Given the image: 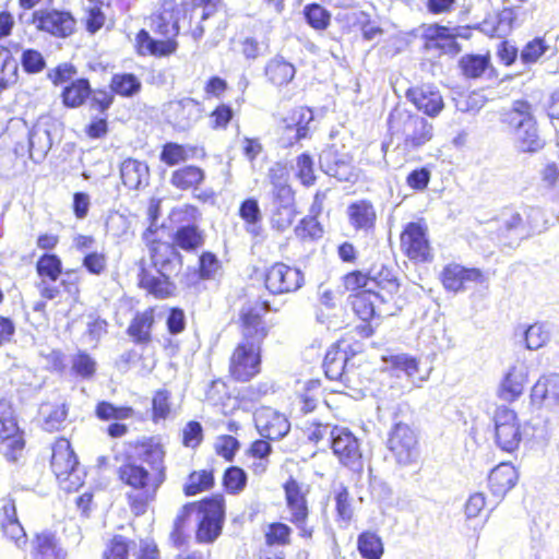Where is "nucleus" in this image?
<instances>
[{
	"mask_svg": "<svg viewBox=\"0 0 559 559\" xmlns=\"http://www.w3.org/2000/svg\"><path fill=\"white\" fill-rule=\"evenodd\" d=\"M269 309V302L261 300L249 301L241 308L242 341L229 361L230 376L237 381H249L261 370V343L267 334L262 316Z\"/></svg>",
	"mask_w": 559,
	"mask_h": 559,
	"instance_id": "nucleus-1",
	"label": "nucleus"
},
{
	"mask_svg": "<svg viewBox=\"0 0 559 559\" xmlns=\"http://www.w3.org/2000/svg\"><path fill=\"white\" fill-rule=\"evenodd\" d=\"M150 252L158 275L143 272L140 277V285L157 298H167L175 289L169 276L178 271L180 257L170 243L163 241H152Z\"/></svg>",
	"mask_w": 559,
	"mask_h": 559,
	"instance_id": "nucleus-2",
	"label": "nucleus"
},
{
	"mask_svg": "<svg viewBox=\"0 0 559 559\" xmlns=\"http://www.w3.org/2000/svg\"><path fill=\"white\" fill-rule=\"evenodd\" d=\"M269 180L272 186L271 195V225L278 231L288 229L296 215L295 192L288 183V174L280 165L269 170Z\"/></svg>",
	"mask_w": 559,
	"mask_h": 559,
	"instance_id": "nucleus-3",
	"label": "nucleus"
},
{
	"mask_svg": "<svg viewBox=\"0 0 559 559\" xmlns=\"http://www.w3.org/2000/svg\"><path fill=\"white\" fill-rule=\"evenodd\" d=\"M152 28L160 34L165 39L158 40L150 36L145 29H141L135 38L136 51L141 56L163 57L173 53L177 48L174 40L179 33V23L171 9H164L160 13L153 16Z\"/></svg>",
	"mask_w": 559,
	"mask_h": 559,
	"instance_id": "nucleus-4",
	"label": "nucleus"
},
{
	"mask_svg": "<svg viewBox=\"0 0 559 559\" xmlns=\"http://www.w3.org/2000/svg\"><path fill=\"white\" fill-rule=\"evenodd\" d=\"M119 478L122 483L132 488L128 493V500L132 511L136 514H143L146 511L162 486V477L153 476L143 466L135 463H126L119 467Z\"/></svg>",
	"mask_w": 559,
	"mask_h": 559,
	"instance_id": "nucleus-5",
	"label": "nucleus"
},
{
	"mask_svg": "<svg viewBox=\"0 0 559 559\" xmlns=\"http://www.w3.org/2000/svg\"><path fill=\"white\" fill-rule=\"evenodd\" d=\"M388 124L392 136L403 135L404 147L408 151L421 147L433 136V127L430 122L402 108L391 111Z\"/></svg>",
	"mask_w": 559,
	"mask_h": 559,
	"instance_id": "nucleus-6",
	"label": "nucleus"
},
{
	"mask_svg": "<svg viewBox=\"0 0 559 559\" xmlns=\"http://www.w3.org/2000/svg\"><path fill=\"white\" fill-rule=\"evenodd\" d=\"M506 120L514 129L515 141L521 151L536 152L542 148L543 142L532 116V107L527 102H514Z\"/></svg>",
	"mask_w": 559,
	"mask_h": 559,
	"instance_id": "nucleus-7",
	"label": "nucleus"
},
{
	"mask_svg": "<svg viewBox=\"0 0 559 559\" xmlns=\"http://www.w3.org/2000/svg\"><path fill=\"white\" fill-rule=\"evenodd\" d=\"M51 468L64 490H78L82 486L79 462L67 439H59L52 445Z\"/></svg>",
	"mask_w": 559,
	"mask_h": 559,
	"instance_id": "nucleus-8",
	"label": "nucleus"
},
{
	"mask_svg": "<svg viewBox=\"0 0 559 559\" xmlns=\"http://www.w3.org/2000/svg\"><path fill=\"white\" fill-rule=\"evenodd\" d=\"M25 448L23 431L19 428L12 404L0 400V453L9 462H17Z\"/></svg>",
	"mask_w": 559,
	"mask_h": 559,
	"instance_id": "nucleus-9",
	"label": "nucleus"
},
{
	"mask_svg": "<svg viewBox=\"0 0 559 559\" xmlns=\"http://www.w3.org/2000/svg\"><path fill=\"white\" fill-rule=\"evenodd\" d=\"M285 499L289 512L288 520L299 530V535L304 538H311L313 530L307 525L309 515L307 496L309 486L297 481L290 477L284 484Z\"/></svg>",
	"mask_w": 559,
	"mask_h": 559,
	"instance_id": "nucleus-10",
	"label": "nucleus"
},
{
	"mask_svg": "<svg viewBox=\"0 0 559 559\" xmlns=\"http://www.w3.org/2000/svg\"><path fill=\"white\" fill-rule=\"evenodd\" d=\"M495 442L504 452L512 453L522 441L521 425L514 411L498 407L493 415Z\"/></svg>",
	"mask_w": 559,
	"mask_h": 559,
	"instance_id": "nucleus-11",
	"label": "nucleus"
},
{
	"mask_svg": "<svg viewBox=\"0 0 559 559\" xmlns=\"http://www.w3.org/2000/svg\"><path fill=\"white\" fill-rule=\"evenodd\" d=\"M197 510L199 514L197 539L200 543L214 542L219 536L224 522L223 498L203 500Z\"/></svg>",
	"mask_w": 559,
	"mask_h": 559,
	"instance_id": "nucleus-12",
	"label": "nucleus"
},
{
	"mask_svg": "<svg viewBox=\"0 0 559 559\" xmlns=\"http://www.w3.org/2000/svg\"><path fill=\"white\" fill-rule=\"evenodd\" d=\"M389 450L400 465H411L419 456L418 440L414 430L406 424L397 423L388 440Z\"/></svg>",
	"mask_w": 559,
	"mask_h": 559,
	"instance_id": "nucleus-13",
	"label": "nucleus"
},
{
	"mask_svg": "<svg viewBox=\"0 0 559 559\" xmlns=\"http://www.w3.org/2000/svg\"><path fill=\"white\" fill-rule=\"evenodd\" d=\"M331 447L340 462L359 472L362 468V456L358 439L344 427L334 426L331 430Z\"/></svg>",
	"mask_w": 559,
	"mask_h": 559,
	"instance_id": "nucleus-14",
	"label": "nucleus"
},
{
	"mask_svg": "<svg viewBox=\"0 0 559 559\" xmlns=\"http://www.w3.org/2000/svg\"><path fill=\"white\" fill-rule=\"evenodd\" d=\"M401 248L413 261L428 262L432 259L427 228L421 223L412 222L405 226L401 234Z\"/></svg>",
	"mask_w": 559,
	"mask_h": 559,
	"instance_id": "nucleus-15",
	"label": "nucleus"
},
{
	"mask_svg": "<svg viewBox=\"0 0 559 559\" xmlns=\"http://www.w3.org/2000/svg\"><path fill=\"white\" fill-rule=\"evenodd\" d=\"M265 287L274 295L289 294L298 290L304 284L300 270L285 263H275L265 273Z\"/></svg>",
	"mask_w": 559,
	"mask_h": 559,
	"instance_id": "nucleus-16",
	"label": "nucleus"
},
{
	"mask_svg": "<svg viewBox=\"0 0 559 559\" xmlns=\"http://www.w3.org/2000/svg\"><path fill=\"white\" fill-rule=\"evenodd\" d=\"M319 162L323 173L340 181H350L355 177L353 157L347 152L340 151L335 145L323 150Z\"/></svg>",
	"mask_w": 559,
	"mask_h": 559,
	"instance_id": "nucleus-17",
	"label": "nucleus"
},
{
	"mask_svg": "<svg viewBox=\"0 0 559 559\" xmlns=\"http://www.w3.org/2000/svg\"><path fill=\"white\" fill-rule=\"evenodd\" d=\"M32 23L37 29L53 36L67 37L72 34L75 20L68 12L57 10H36L32 14Z\"/></svg>",
	"mask_w": 559,
	"mask_h": 559,
	"instance_id": "nucleus-18",
	"label": "nucleus"
},
{
	"mask_svg": "<svg viewBox=\"0 0 559 559\" xmlns=\"http://www.w3.org/2000/svg\"><path fill=\"white\" fill-rule=\"evenodd\" d=\"M253 418L255 428L263 438L280 440L289 432L288 419L271 407L258 408Z\"/></svg>",
	"mask_w": 559,
	"mask_h": 559,
	"instance_id": "nucleus-19",
	"label": "nucleus"
},
{
	"mask_svg": "<svg viewBox=\"0 0 559 559\" xmlns=\"http://www.w3.org/2000/svg\"><path fill=\"white\" fill-rule=\"evenodd\" d=\"M441 282L448 292L459 293L465 290L468 283L483 282V273L478 269H467L450 263L441 272Z\"/></svg>",
	"mask_w": 559,
	"mask_h": 559,
	"instance_id": "nucleus-20",
	"label": "nucleus"
},
{
	"mask_svg": "<svg viewBox=\"0 0 559 559\" xmlns=\"http://www.w3.org/2000/svg\"><path fill=\"white\" fill-rule=\"evenodd\" d=\"M391 370L397 377H405L411 389L419 388L429 378V372H421L419 361L406 354L391 356L388 359Z\"/></svg>",
	"mask_w": 559,
	"mask_h": 559,
	"instance_id": "nucleus-21",
	"label": "nucleus"
},
{
	"mask_svg": "<svg viewBox=\"0 0 559 559\" xmlns=\"http://www.w3.org/2000/svg\"><path fill=\"white\" fill-rule=\"evenodd\" d=\"M533 404L554 407L559 404V374L548 373L542 376L531 391Z\"/></svg>",
	"mask_w": 559,
	"mask_h": 559,
	"instance_id": "nucleus-22",
	"label": "nucleus"
},
{
	"mask_svg": "<svg viewBox=\"0 0 559 559\" xmlns=\"http://www.w3.org/2000/svg\"><path fill=\"white\" fill-rule=\"evenodd\" d=\"M527 377L528 373L526 367H511L499 385V399L509 403L516 401L523 394Z\"/></svg>",
	"mask_w": 559,
	"mask_h": 559,
	"instance_id": "nucleus-23",
	"label": "nucleus"
},
{
	"mask_svg": "<svg viewBox=\"0 0 559 559\" xmlns=\"http://www.w3.org/2000/svg\"><path fill=\"white\" fill-rule=\"evenodd\" d=\"M349 355L341 344H333L326 352L323 360L325 376L331 380L348 381Z\"/></svg>",
	"mask_w": 559,
	"mask_h": 559,
	"instance_id": "nucleus-24",
	"label": "nucleus"
},
{
	"mask_svg": "<svg viewBox=\"0 0 559 559\" xmlns=\"http://www.w3.org/2000/svg\"><path fill=\"white\" fill-rule=\"evenodd\" d=\"M52 146L50 127L48 121L39 120L28 132L29 157L35 162H41Z\"/></svg>",
	"mask_w": 559,
	"mask_h": 559,
	"instance_id": "nucleus-25",
	"label": "nucleus"
},
{
	"mask_svg": "<svg viewBox=\"0 0 559 559\" xmlns=\"http://www.w3.org/2000/svg\"><path fill=\"white\" fill-rule=\"evenodd\" d=\"M386 301V296L380 292L362 289L352 301L353 310L362 320L369 321L380 314V305Z\"/></svg>",
	"mask_w": 559,
	"mask_h": 559,
	"instance_id": "nucleus-26",
	"label": "nucleus"
},
{
	"mask_svg": "<svg viewBox=\"0 0 559 559\" xmlns=\"http://www.w3.org/2000/svg\"><path fill=\"white\" fill-rule=\"evenodd\" d=\"M167 111L168 116L181 129L189 128L201 116L200 104L190 97L170 102Z\"/></svg>",
	"mask_w": 559,
	"mask_h": 559,
	"instance_id": "nucleus-27",
	"label": "nucleus"
},
{
	"mask_svg": "<svg viewBox=\"0 0 559 559\" xmlns=\"http://www.w3.org/2000/svg\"><path fill=\"white\" fill-rule=\"evenodd\" d=\"M346 213L348 222L355 230L368 233L373 229L377 213L371 202L366 200L353 202L347 206Z\"/></svg>",
	"mask_w": 559,
	"mask_h": 559,
	"instance_id": "nucleus-28",
	"label": "nucleus"
},
{
	"mask_svg": "<svg viewBox=\"0 0 559 559\" xmlns=\"http://www.w3.org/2000/svg\"><path fill=\"white\" fill-rule=\"evenodd\" d=\"M120 177L127 188L139 190L148 185L150 169L144 162L127 158L121 163Z\"/></svg>",
	"mask_w": 559,
	"mask_h": 559,
	"instance_id": "nucleus-29",
	"label": "nucleus"
},
{
	"mask_svg": "<svg viewBox=\"0 0 559 559\" xmlns=\"http://www.w3.org/2000/svg\"><path fill=\"white\" fill-rule=\"evenodd\" d=\"M407 96L418 110L430 117H436L443 108L442 96L431 87L409 90Z\"/></svg>",
	"mask_w": 559,
	"mask_h": 559,
	"instance_id": "nucleus-30",
	"label": "nucleus"
},
{
	"mask_svg": "<svg viewBox=\"0 0 559 559\" xmlns=\"http://www.w3.org/2000/svg\"><path fill=\"white\" fill-rule=\"evenodd\" d=\"M31 546L32 559H66L67 557L56 537L48 532L36 534Z\"/></svg>",
	"mask_w": 559,
	"mask_h": 559,
	"instance_id": "nucleus-31",
	"label": "nucleus"
},
{
	"mask_svg": "<svg viewBox=\"0 0 559 559\" xmlns=\"http://www.w3.org/2000/svg\"><path fill=\"white\" fill-rule=\"evenodd\" d=\"M518 472L512 464L502 463L489 475V487L493 495L504 496L518 481Z\"/></svg>",
	"mask_w": 559,
	"mask_h": 559,
	"instance_id": "nucleus-32",
	"label": "nucleus"
},
{
	"mask_svg": "<svg viewBox=\"0 0 559 559\" xmlns=\"http://www.w3.org/2000/svg\"><path fill=\"white\" fill-rule=\"evenodd\" d=\"M264 74L271 84L284 86L294 79L296 69L295 66L284 57L275 56L265 64Z\"/></svg>",
	"mask_w": 559,
	"mask_h": 559,
	"instance_id": "nucleus-33",
	"label": "nucleus"
},
{
	"mask_svg": "<svg viewBox=\"0 0 559 559\" xmlns=\"http://www.w3.org/2000/svg\"><path fill=\"white\" fill-rule=\"evenodd\" d=\"M204 245V234L195 225L179 227L173 237L174 249L180 248L185 251H195ZM177 252V250H175Z\"/></svg>",
	"mask_w": 559,
	"mask_h": 559,
	"instance_id": "nucleus-34",
	"label": "nucleus"
},
{
	"mask_svg": "<svg viewBox=\"0 0 559 559\" xmlns=\"http://www.w3.org/2000/svg\"><path fill=\"white\" fill-rule=\"evenodd\" d=\"M221 0H190L191 15L190 21L198 20L197 25L191 29L192 37L199 40L204 34L202 23L211 17L215 12Z\"/></svg>",
	"mask_w": 559,
	"mask_h": 559,
	"instance_id": "nucleus-35",
	"label": "nucleus"
},
{
	"mask_svg": "<svg viewBox=\"0 0 559 559\" xmlns=\"http://www.w3.org/2000/svg\"><path fill=\"white\" fill-rule=\"evenodd\" d=\"M153 323V309H146L143 312H138L128 328V334L135 343L146 344L151 341V330Z\"/></svg>",
	"mask_w": 559,
	"mask_h": 559,
	"instance_id": "nucleus-36",
	"label": "nucleus"
},
{
	"mask_svg": "<svg viewBox=\"0 0 559 559\" xmlns=\"http://www.w3.org/2000/svg\"><path fill=\"white\" fill-rule=\"evenodd\" d=\"M205 179L204 170L198 166L189 165L171 174L170 183L180 190L197 189Z\"/></svg>",
	"mask_w": 559,
	"mask_h": 559,
	"instance_id": "nucleus-37",
	"label": "nucleus"
},
{
	"mask_svg": "<svg viewBox=\"0 0 559 559\" xmlns=\"http://www.w3.org/2000/svg\"><path fill=\"white\" fill-rule=\"evenodd\" d=\"M313 120V114L309 108L298 107L289 114L288 117L283 119V124L286 130H294L295 140L307 138L309 132V124Z\"/></svg>",
	"mask_w": 559,
	"mask_h": 559,
	"instance_id": "nucleus-38",
	"label": "nucleus"
},
{
	"mask_svg": "<svg viewBox=\"0 0 559 559\" xmlns=\"http://www.w3.org/2000/svg\"><path fill=\"white\" fill-rule=\"evenodd\" d=\"M92 88L86 79L72 81L62 91V102L66 107L78 108L91 96Z\"/></svg>",
	"mask_w": 559,
	"mask_h": 559,
	"instance_id": "nucleus-39",
	"label": "nucleus"
},
{
	"mask_svg": "<svg viewBox=\"0 0 559 559\" xmlns=\"http://www.w3.org/2000/svg\"><path fill=\"white\" fill-rule=\"evenodd\" d=\"M39 416L46 431H56L62 427L68 416V408L64 404L44 403L39 407Z\"/></svg>",
	"mask_w": 559,
	"mask_h": 559,
	"instance_id": "nucleus-40",
	"label": "nucleus"
},
{
	"mask_svg": "<svg viewBox=\"0 0 559 559\" xmlns=\"http://www.w3.org/2000/svg\"><path fill=\"white\" fill-rule=\"evenodd\" d=\"M371 290L392 297L399 290V283L392 270L381 266L370 271Z\"/></svg>",
	"mask_w": 559,
	"mask_h": 559,
	"instance_id": "nucleus-41",
	"label": "nucleus"
},
{
	"mask_svg": "<svg viewBox=\"0 0 559 559\" xmlns=\"http://www.w3.org/2000/svg\"><path fill=\"white\" fill-rule=\"evenodd\" d=\"M357 549L364 559H381L384 546L381 537L373 532H362L357 538Z\"/></svg>",
	"mask_w": 559,
	"mask_h": 559,
	"instance_id": "nucleus-42",
	"label": "nucleus"
},
{
	"mask_svg": "<svg viewBox=\"0 0 559 559\" xmlns=\"http://www.w3.org/2000/svg\"><path fill=\"white\" fill-rule=\"evenodd\" d=\"M142 83L132 73L114 74L110 81V90L122 97H132L140 93Z\"/></svg>",
	"mask_w": 559,
	"mask_h": 559,
	"instance_id": "nucleus-43",
	"label": "nucleus"
},
{
	"mask_svg": "<svg viewBox=\"0 0 559 559\" xmlns=\"http://www.w3.org/2000/svg\"><path fill=\"white\" fill-rule=\"evenodd\" d=\"M164 457L165 451L160 444L148 443L143 447L142 461L151 466L150 473L153 476L159 475L162 477V483L166 479Z\"/></svg>",
	"mask_w": 559,
	"mask_h": 559,
	"instance_id": "nucleus-44",
	"label": "nucleus"
},
{
	"mask_svg": "<svg viewBox=\"0 0 559 559\" xmlns=\"http://www.w3.org/2000/svg\"><path fill=\"white\" fill-rule=\"evenodd\" d=\"M501 228L507 238H512L515 241L528 237L523 217L518 212L509 211L504 213Z\"/></svg>",
	"mask_w": 559,
	"mask_h": 559,
	"instance_id": "nucleus-45",
	"label": "nucleus"
},
{
	"mask_svg": "<svg viewBox=\"0 0 559 559\" xmlns=\"http://www.w3.org/2000/svg\"><path fill=\"white\" fill-rule=\"evenodd\" d=\"M192 147L183 146L175 142L164 144L159 158L168 166H175L189 159Z\"/></svg>",
	"mask_w": 559,
	"mask_h": 559,
	"instance_id": "nucleus-46",
	"label": "nucleus"
},
{
	"mask_svg": "<svg viewBox=\"0 0 559 559\" xmlns=\"http://www.w3.org/2000/svg\"><path fill=\"white\" fill-rule=\"evenodd\" d=\"M294 170L295 176L299 179L301 185L306 187L314 185L317 179L314 175V162L309 154L302 153L296 157Z\"/></svg>",
	"mask_w": 559,
	"mask_h": 559,
	"instance_id": "nucleus-47",
	"label": "nucleus"
},
{
	"mask_svg": "<svg viewBox=\"0 0 559 559\" xmlns=\"http://www.w3.org/2000/svg\"><path fill=\"white\" fill-rule=\"evenodd\" d=\"M525 344L531 350L543 347L550 338V330L545 323H534L525 332Z\"/></svg>",
	"mask_w": 559,
	"mask_h": 559,
	"instance_id": "nucleus-48",
	"label": "nucleus"
},
{
	"mask_svg": "<svg viewBox=\"0 0 559 559\" xmlns=\"http://www.w3.org/2000/svg\"><path fill=\"white\" fill-rule=\"evenodd\" d=\"M36 270L41 278L56 282L61 274V261L55 254H44L36 264Z\"/></svg>",
	"mask_w": 559,
	"mask_h": 559,
	"instance_id": "nucleus-49",
	"label": "nucleus"
},
{
	"mask_svg": "<svg viewBox=\"0 0 559 559\" xmlns=\"http://www.w3.org/2000/svg\"><path fill=\"white\" fill-rule=\"evenodd\" d=\"M213 483L214 477L211 472H193L190 474L183 490L187 496H194L203 490L211 488Z\"/></svg>",
	"mask_w": 559,
	"mask_h": 559,
	"instance_id": "nucleus-50",
	"label": "nucleus"
},
{
	"mask_svg": "<svg viewBox=\"0 0 559 559\" xmlns=\"http://www.w3.org/2000/svg\"><path fill=\"white\" fill-rule=\"evenodd\" d=\"M96 416L102 420H120L133 416V409L126 406H115L109 402H99L96 406Z\"/></svg>",
	"mask_w": 559,
	"mask_h": 559,
	"instance_id": "nucleus-51",
	"label": "nucleus"
},
{
	"mask_svg": "<svg viewBox=\"0 0 559 559\" xmlns=\"http://www.w3.org/2000/svg\"><path fill=\"white\" fill-rule=\"evenodd\" d=\"M170 392L162 389L155 392L152 401L153 420L157 423L160 419H166L171 414Z\"/></svg>",
	"mask_w": 559,
	"mask_h": 559,
	"instance_id": "nucleus-52",
	"label": "nucleus"
},
{
	"mask_svg": "<svg viewBox=\"0 0 559 559\" xmlns=\"http://www.w3.org/2000/svg\"><path fill=\"white\" fill-rule=\"evenodd\" d=\"M72 371L75 376L90 379L96 371V361L86 353L80 352L72 357Z\"/></svg>",
	"mask_w": 559,
	"mask_h": 559,
	"instance_id": "nucleus-53",
	"label": "nucleus"
},
{
	"mask_svg": "<svg viewBox=\"0 0 559 559\" xmlns=\"http://www.w3.org/2000/svg\"><path fill=\"white\" fill-rule=\"evenodd\" d=\"M247 484V474L237 466H231L224 474V486L230 493H238L243 490Z\"/></svg>",
	"mask_w": 559,
	"mask_h": 559,
	"instance_id": "nucleus-54",
	"label": "nucleus"
},
{
	"mask_svg": "<svg viewBox=\"0 0 559 559\" xmlns=\"http://www.w3.org/2000/svg\"><path fill=\"white\" fill-rule=\"evenodd\" d=\"M460 66L466 76L478 78L488 67V58L476 55L465 56L461 59Z\"/></svg>",
	"mask_w": 559,
	"mask_h": 559,
	"instance_id": "nucleus-55",
	"label": "nucleus"
},
{
	"mask_svg": "<svg viewBox=\"0 0 559 559\" xmlns=\"http://www.w3.org/2000/svg\"><path fill=\"white\" fill-rule=\"evenodd\" d=\"M292 528L284 523H272L265 532V540L270 546H283L289 543Z\"/></svg>",
	"mask_w": 559,
	"mask_h": 559,
	"instance_id": "nucleus-56",
	"label": "nucleus"
},
{
	"mask_svg": "<svg viewBox=\"0 0 559 559\" xmlns=\"http://www.w3.org/2000/svg\"><path fill=\"white\" fill-rule=\"evenodd\" d=\"M21 64L25 72L35 74L45 69L46 60L38 50L25 49L21 55Z\"/></svg>",
	"mask_w": 559,
	"mask_h": 559,
	"instance_id": "nucleus-57",
	"label": "nucleus"
},
{
	"mask_svg": "<svg viewBox=\"0 0 559 559\" xmlns=\"http://www.w3.org/2000/svg\"><path fill=\"white\" fill-rule=\"evenodd\" d=\"M295 234L302 240L317 239L322 235V228L314 216L305 217L295 228Z\"/></svg>",
	"mask_w": 559,
	"mask_h": 559,
	"instance_id": "nucleus-58",
	"label": "nucleus"
},
{
	"mask_svg": "<svg viewBox=\"0 0 559 559\" xmlns=\"http://www.w3.org/2000/svg\"><path fill=\"white\" fill-rule=\"evenodd\" d=\"M17 64L8 53L0 56V91L16 80Z\"/></svg>",
	"mask_w": 559,
	"mask_h": 559,
	"instance_id": "nucleus-59",
	"label": "nucleus"
},
{
	"mask_svg": "<svg viewBox=\"0 0 559 559\" xmlns=\"http://www.w3.org/2000/svg\"><path fill=\"white\" fill-rule=\"evenodd\" d=\"M305 17L313 28L323 29L329 24L330 15L321 5L310 4L305 8Z\"/></svg>",
	"mask_w": 559,
	"mask_h": 559,
	"instance_id": "nucleus-60",
	"label": "nucleus"
},
{
	"mask_svg": "<svg viewBox=\"0 0 559 559\" xmlns=\"http://www.w3.org/2000/svg\"><path fill=\"white\" fill-rule=\"evenodd\" d=\"M239 214L241 218L252 227L249 230L255 233V224L261 221V211L257 200L247 199L243 201L240 205Z\"/></svg>",
	"mask_w": 559,
	"mask_h": 559,
	"instance_id": "nucleus-61",
	"label": "nucleus"
},
{
	"mask_svg": "<svg viewBox=\"0 0 559 559\" xmlns=\"http://www.w3.org/2000/svg\"><path fill=\"white\" fill-rule=\"evenodd\" d=\"M526 216V230L528 236L532 234H539L547 228V221L545 219L544 212L538 207H530L525 211Z\"/></svg>",
	"mask_w": 559,
	"mask_h": 559,
	"instance_id": "nucleus-62",
	"label": "nucleus"
},
{
	"mask_svg": "<svg viewBox=\"0 0 559 559\" xmlns=\"http://www.w3.org/2000/svg\"><path fill=\"white\" fill-rule=\"evenodd\" d=\"M203 440V428L199 421L191 420L182 429V443L188 448H197Z\"/></svg>",
	"mask_w": 559,
	"mask_h": 559,
	"instance_id": "nucleus-63",
	"label": "nucleus"
},
{
	"mask_svg": "<svg viewBox=\"0 0 559 559\" xmlns=\"http://www.w3.org/2000/svg\"><path fill=\"white\" fill-rule=\"evenodd\" d=\"M200 264V277L203 280H211L217 274L221 269V263L215 254L211 252H204L199 259Z\"/></svg>",
	"mask_w": 559,
	"mask_h": 559,
	"instance_id": "nucleus-64",
	"label": "nucleus"
}]
</instances>
